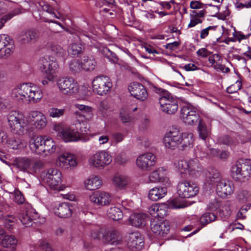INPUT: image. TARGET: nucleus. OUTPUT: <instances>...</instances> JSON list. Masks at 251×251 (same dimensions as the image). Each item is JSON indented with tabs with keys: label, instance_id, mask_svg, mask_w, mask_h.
<instances>
[{
	"label": "nucleus",
	"instance_id": "nucleus-1",
	"mask_svg": "<svg viewBox=\"0 0 251 251\" xmlns=\"http://www.w3.org/2000/svg\"><path fill=\"white\" fill-rule=\"evenodd\" d=\"M7 118L11 130L20 135H24L29 131L30 125L36 129H42L47 124L45 115L37 110L31 111L26 116L21 112L12 110L9 112Z\"/></svg>",
	"mask_w": 251,
	"mask_h": 251
},
{
	"label": "nucleus",
	"instance_id": "nucleus-2",
	"mask_svg": "<svg viewBox=\"0 0 251 251\" xmlns=\"http://www.w3.org/2000/svg\"><path fill=\"white\" fill-rule=\"evenodd\" d=\"M11 96L17 101L38 102L43 97L42 91L32 83H24L15 86Z\"/></svg>",
	"mask_w": 251,
	"mask_h": 251
},
{
	"label": "nucleus",
	"instance_id": "nucleus-3",
	"mask_svg": "<svg viewBox=\"0 0 251 251\" xmlns=\"http://www.w3.org/2000/svg\"><path fill=\"white\" fill-rule=\"evenodd\" d=\"M29 147L32 152L44 156L51 155L55 152L57 148L53 139L46 136L32 137L29 140Z\"/></svg>",
	"mask_w": 251,
	"mask_h": 251
},
{
	"label": "nucleus",
	"instance_id": "nucleus-4",
	"mask_svg": "<svg viewBox=\"0 0 251 251\" xmlns=\"http://www.w3.org/2000/svg\"><path fill=\"white\" fill-rule=\"evenodd\" d=\"M12 168L17 171L29 174L36 173L43 166L41 161L33 158L23 157L15 158L11 163Z\"/></svg>",
	"mask_w": 251,
	"mask_h": 251
},
{
	"label": "nucleus",
	"instance_id": "nucleus-5",
	"mask_svg": "<svg viewBox=\"0 0 251 251\" xmlns=\"http://www.w3.org/2000/svg\"><path fill=\"white\" fill-rule=\"evenodd\" d=\"M231 175L233 178L239 182H246L251 176L250 160L239 159L231 168Z\"/></svg>",
	"mask_w": 251,
	"mask_h": 251
},
{
	"label": "nucleus",
	"instance_id": "nucleus-6",
	"mask_svg": "<svg viewBox=\"0 0 251 251\" xmlns=\"http://www.w3.org/2000/svg\"><path fill=\"white\" fill-rule=\"evenodd\" d=\"M174 166L180 174L186 177L187 175H195L202 171V166L197 158L188 160H180L174 163Z\"/></svg>",
	"mask_w": 251,
	"mask_h": 251
},
{
	"label": "nucleus",
	"instance_id": "nucleus-7",
	"mask_svg": "<svg viewBox=\"0 0 251 251\" xmlns=\"http://www.w3.org/2000/svg\"><path fill=\"white\" fill-rule=\"evenodd\" d=\"M61 173L56 169L51 168L43 173L42 178L44 182L53 190L62 191L65 186L61 185Z\"/></svg>",
	"mask_w": 251,
	"mask_h": 251
},
{
	"label": "nucleus",
	"instance_id": "nucleus-8",
	"mask_svg": "<svg viewBox=\"0 0 251 251\" xmlns=\"http://www.w3.org/2000/svg\"><path fill=\"white\" fill-rule=\"evenodd\" d=\"M40 71L46 74V79H43L41 83L43 85H47L49 81H53L55 78V71L58 68L57 62L53 60H48L46 58H41L38 62Z\"/></svg>",
	"mask_w": 251,
	"mask_h": 251
},
{
	"label": "nucleus",
	"instance_id": "nucleus-9",
	"mask_svg": "<svg viewBox=\"0 0 251 251\" xmlns=\"http://www.w3.org/2000/svg\"><path fill=\"white\" fill-rule=\"evenodd\" d=\"M112 161V157L106 150L96 151L88 159L89 165L98 169H103Z\"/></svg>",
	"mask_w": 251,
	"mask_h": 251
},
{
	"label": "nucleus",
	"instance_id": "nucleus-10",
	"mask_svg": "<svg viewBox=\"0 0 251 251\" xmlns=\"http://www.w3.org/2000/svg\"><path fill=\"white\" fill-rule=\"evenodd\" d=\"M75 127V125L63 127L58 124L54 126L53 129L65 142H77L80 140V133Z\"/></svg>",
	"mask_w": 251,
	"mask_h": 251
},
{
	"label": "nucleus",
	"instance_id": "nucleus-11",
	"mask_svg": "<svg viewBox=\"0 0 251 251\" xmlns=\"http://www.w3.org/2000/svg\"><path fill=\"white\" fill-rule=\"evenodd\" d=\"M56 84L60 92L66 96L75 95L78 92V83L72 77H60L56 80Z\"/></svg>",
	"mask_w": 251,
	"mask_h": 251
},
{
	"label": "nucleus",
	"instance_id": "nucleus-12",
	"mask_svg": "<svg viewBox=\"0 0 251 251\" xmlns=\"http://www.w3.org/2000/svg\"><path fill=\"white\" fill-rule=\"evenodd\" d=\"M92 86L94 92L100 96H103L109 93L112 87L110 79L105 75L95 77L92 81Z\"/></svg>",
	"mask_w": 251,
	"mask_h": 251
},
{
	"label": "nucleus",
	"instance_id": "nucleus-13",
	"mask_svg": "<svg viewBox=\"0 0 251 251\" xmlns=\"http://www.w3.org/2000/svg\"><path fill=\"white\" fill-rule=\"evenodd\" d=\"M177 191L180 197L189 198L197 195L199 188L196 184L191 181L182 180L178 183Z\"/></svg>",
	"mask_w": 251,
	"mask_h": 251
},
{
	"label": "nucleus",
	"instance_id": "nucleus-14",
	"mask_svg": "<svg viewBox=\"0 0 251 251\" xmlns=\"http://www.w3.org/2000/svg\"><path fill=\"white\" fill-rule=\"evenodd\" d=\"M159 103L161 110L169 114H175L178 109L177 100L169 93L160 98Z\"/></svg>",
	"mask_w": 251,
	"mask_h": 251
},
{
	"label": "nucleus",
	"instance_id": "nucleus-15",
	"mask_svg": "<svg viewBox=\"0 0 251 251\" xmlns=\"http://www.w3.org/2000/svg\"><path fill=\"white\" fill-rule=\"evenodd\" d=\"M37 213L28 203H25L23 209L19 213L18 218L25 226H32V221L37 217Z\"/></svg>",
	"mask_w": 251,
	"mask_h": 251
},
{
	"label": "nucleus",
	"instance_id": "nucleus-16",
	"mask_svg": "<svg viewBox=\"0 0 251 251\" xmlns=\"http://www.w3.org/2000/svg\"><path fill=\"white\" fill-rule=\"evenodd\" d=\"M147 182H160L166 187L171 185V181L168 177V171L163 167H159L151 172Z\"/></svg>",
	"mask_w": 251,
	"mask_h": 251
},
{
	"label": "nucleus",
	"instance_id": "nucleus-17",
	"mask_svg": "<svg viewBox=\"0 0 251 251\" xmlns=\"http://www.w3.org/2000/svg\"><path fill=\"white\" fill-rule=\"evenodd\" d=\"M156 162V157L151 152H147L139 155L136 160L138 168L143 171H149Z\"/></svg>",
	"mask_w": 251,
	"mask_h": 251
},
{
	"label": "nucleus",
	"instance_id": "nucleus-18",
	"mask_svg": "<svg viewBox=\"0 0 251 251\" xmlns=\"http://www.w3.org/2000/svg\"><path fill=\"white\" fill-rule=\"evenodd\" d=\"M56 164L64 170L73 169L77 165L76 157L70 152H63L57 158Z\"/></svg>",
	"mask_w": 251,
	"mask_h": 251
},
{
	"label": "nucleus",
	"instance_id": "nucleus-19",
	"mask_svg": "<svg viewBox=\"0 0 251 251\" xmlns=\"http://www.w3.org/2000/svg\"><path fill=\"white\" fill-rule=\"evenodd\" d=\"M90 201L99 206L108 205L112 201V196L108 192L103 191L94 192L89 196Z\"/></svg>",
	"mask_w": 251,
	"mask_h": 251
},
{
	"label": "nucleus",
	"instance_id": "nucleus-20",
	"mask_svg": "<svg viewBox=\"0 0 251 251\" xmlns=\"http://www.w3.org/2000/svg\"><path fill=\"white\" fill-rule=\"evenodd\" d=\"M180 117L183 121L188 125H193L201 119L196 109L193 107L184 106L180 111Z\"/></svg>",
	"mask_w": 251,
	"mask_h": 251
},
{
	"label": "nucleus",
	"instance_id": "nucleus-21",
	"mask_svg": "<svg viewBox=\"0 0 251 251\" xmlns=\"http://www.w3.org/2000/svg\"><path fill=\"white\" fill-rule=\"evenodd\" d=\"M151 228L156 235L163 237L168 233L170 226L168 221L155 218L151 221Z\"/></svg>",
	"mask_w": 251,
	"mask_h": 251
},
{
	"label": "nucleus",
	"instance_id": "nucleus-22",
	"mask_svg": "<svg viewBox=\"0 0 251 251\" xmlns=\"http://www.w3.org/2000/svg\"><path fill=\"white\" fill-rule=\"evenodd\" d=\"M180 139V132L178 129L173 128L168 132L166 133L163 143L166 148L174 149L179 146Z\"/></svg>",
	"mask_w": 251,
	"mask_h": 251
},
{
	"label": "nucleus",
	"instance_id": "nucleus-23",
	"mask_svg": "<svg viewBox=\"0 0 251 251\" xmlns=\"http://www.w3.org/2000/svg\"><path fill=\"white\" fill-rule=\"evenodd\" d=\"M14 50V42L6 34H0V57H7Z\"/></svg>",
	"mask_w": 251,
	"mask_h": 251
},
{
	"label": "nucleus",
	"instance_id": "nucleus-24",
	"mask_svg": "<svg viewBox=\"0 0 251 251\" xmlns=\"http://www.w3.org/2000/svg\"><path fill=\"white\" fill-rule=\"evenodd\" d=\"M127 238V246L133 251L141 250L144 246V238L138 232H133L128 234Z\"/></svg>",
	"mask_w": 251,
	"mask_h": 251
},
{
	"label": "nucleus",
	"instance_id": "nucleus-25",
	"mask_svg": "<svg viewBox=\"0 0 251 251\" xmlns=\"http://www.w3.org/2000/svg\"><path fill=\"white\" fill-rule=\"evenodd\" d=\"M128 89L131 95L140 101H144L148 98V95L146 89L140 83H130L128 85Z\"/></svg>",
	"mask_w": 251,
	"mask_h": 251
},
{
	"label": "nucleus",
	"instance_id": "nucleus-26",
	"mask_svg": "<svg viewBox=\"0 0 251 251\" xmlns=\"http://www.w3.org/2000/svg\"><path fill=\"white\" fill-rule=\"evenodd\" d=\"M234 190L232 182L223 179L216 184V192L219 196L223 198L231 195Z\"/></svg>",
	"mask_w": 251,
	"mask_h": 251
},
{
	"label": "nucleus",
	"instance_id": "nucleus-27",
	"mask_svg": "<svg viewBox=\"0 0 251 251\" xmlns=\"http://www.w3.org/2000/svg\"><path fill=\"white\" fill-rule=\"evenodd\" d=\"M74 106L80 111L75 112L77 118H83L85 120L90 121L93 117L94 109L92 107L80 103H75Z\"/></svg>",
	"mask_w": 251,
	"mask_h": 251
},
{
	"label": "nucleus",
	"instance_id": "nucleus-28",
	"mask_svg": "<svg viewBox=\"0 0 251 251\" xmlns=\"http://www.w3.org/2000/svg\"><path fill=\"white\" fill-rule=\"evenodd\" d=\"M83 185L86 190L94 191L99 189L102 186V181L99 176L91 175L84 180Z\"/></svg>",
	"mask_w": 251,
	"mask_h": 251
},
{
	"label": "nucleus",
	"instance_id": "nucleus-29",
	"mask_svg": "<svg viewBox=\"0 0 251 251\" xmlns=\"http://www.w3.org/2000/svg\"><path fill=\"white\" fill-rule=\"evenodd\" d=\"M48 48L51 55L56 60H64L67 55L66 50L59 45L55 43H50L48 45Z\"/></svg>",
	"mask_w": 251,
	"mask_h": 251
},
{
	"label": "nucleus",
	"instance_id": "nucleus-30",
	"mask_svg": "<svg viewBox=\"0 0 251 251\" xmlns=\"http://www.w3.org/2000/svg\"><path fill=\"white\" fill-rule=\"evenodd\" d=\"M148 220V216L146 214L139 213L131 215L128 221L129 225L137 227L145 226Z\"/></svg>",
	"mask_w": 251,
	"mask_h": 251
},
{
	"label": "nucleus",
	"instance_id": "nucleus-31",
	"mask_svg": "<svg viewBox=\"0 0 251 251\" xmlns=\"http://www.w3.org/2000/svg\"><path fill=\"white\" fill-rule=\"evenodd\" d=\"M103 240L106 243L117 245L121 242V238L118 231L113 229H105Z\"/></svg>",
	"mask_w": 251,
	"mask_h": 251
},
{
	"label": "nucleus",
	"instance_id": "nucleus-32",
	"mask_svg": "<svg viewBox=\"0 0 251 251\" xmlns=\"http://www.w3.org/2000/svg\"><path fill=\"white\" fill-rule=\"evenodd\" d=\"M54 212L56 216L61 218H67L72 215V206L68 203L62 202L54 209Z\"/></svg>",
	"mask_w": 251,
	"mask_h": 251
},
{
	"label": "nucleus",
	"instance_id": "nucleus-33",
	"mask_svg": "<svg viewBox=\"0 0 251 251\" xmlns=\"http://www.w3.org/2000/svg\"><path fill=\"white\" fill-rule=\"evenodd\" d=\"M167 187L156 186L150 189L148 193L149 198L152 201H157L164 198L167 194Z\"/></svg>",
	"mask_w": 251,
	"mask_h": 251
},
{
	"label": "nucleus",
	"instance_id": "nucleus-34",
	"mask_svg": "<svg viewBox=\"0 0 251 251\" xmlns=\"http://www.w3.org/2000/svg\"><path fill=\"white\" fill-rule=\"evenodd\" d=\"M112 184L119 190H124L126 188L129 179L127 176L119 174H115L111 179Z\"/></svg>",
	"mask_w": 251,
	"mask_h": 251
},
{
	"label": "nucleus",
	"instance_id": "nucleus-35",
	"mask_svg": "<svg viewBox=\"0 0 251 251\" xmlns=\"http://www.w3.org/2000/svg\"><path fill=\"white\" fill-rule=\"evenodd\" d=\"M180 147L182 150L189 149L193 146L194 138L191 132L180 133Z\"/></svg>",
	"mask_w": 251,
	"mask_h": 251
},
{
	"label": "nucleus",
	"instance_id": "nucleus-36",
	"mask_svg": "<svg viewBox=\"0 0 251 251\" xmlns=\"http://www.w3.org/2000/svg\"><path fill=\"white\" fill-rule=\"evenodd\" d=\"M204 173L206 181L209 184H217L221 180L223 179L219 172L212 168H208Z\"/></svg>",
	"mask_w": 251,
	"mask_h": 251
},
{
	"label": "nucleus",
	"instance_id": "nucleus-37",
	"mask_svg": "<svg viewBox=\"0 0 251 251\" xmlns=\"http://www.w3.org/2000/svg\"><path fill=\"white\" fill-rule=\"evenodd\" d=\"M4 234V231L3 230H0V236L3 237L1 242L2 245L6 248L14 249L17 244V240L13 236Z\"/></svg>",
	"mask_w": 251,
	"mask_h": 251
},
{
	"label": "nucleus",
	"instance_id": "nucleus-38",
	"mask_svg": "<svg viewBox=\"0 0 251 251\" xmlns=\"http://www.w3.org/2000/svg\"><path fill=\"white\" fill-rule=\"evenodd\" d=\"M7 147L12 150H20L26 146V143L24 140L19 138H11L7 141Z\"/></svg>",
	"mask_w": 251,
	"mask_h": 251
},
{
	"label": "nucleus",
	"instance_id": "nucleus-39",
	"mask_svg": "<svg viewBox=\"0 0 251 251\" xmlns=\"http://www.w3.org/2000/svg\"><path fill=\"white\" fill-rule=\"evenodd\" d=\"M82 69L86 71H92L96 66V62L92 57L83 56L81 59Z\"/></svg>",
	"mask_w": 251,
	"mask_h": 251
},
{
	"label": "nucleus",
	"instance_id": "nucleus-40",
	"mask_svg": "<svg viewBox=\"0 0 251 251\" xmlns=\"http://www.w3.org/2000/svg\"><path fill=\"white\" fill-rule=\"evenodd\" d=\"M88 121H81L78 119L75 126L76 129L80 133V139L81 135L83 134H87L90 132V125L87 122Z\"/></svg>",
	"mask_w": 251,
	"mask_h": 251
},
{
	"label": "nucleus",
	"instance_id": "nucleus-41",
	"mask_svg": "<svg viewBox=\"0 0 251 251\" xmlns=\"http://www.w3.org/2000/svg\"><path fill=\"white\" fill-rule=\"evenodd\" d=\"M36 37L35 31L32 30L24 31L22 32L19 40L23 44L28 43L32 42Z\"/></svg>",
	"mask_w": 251,
	"mask_h": 251
},
{
	"label": "nucleus",
	"instance_id": "nucleus-42",
	"mask_svg": "<svg viewBox=\"0 0 251 251\" xmlns=\"http://www.w3.org/2000/svg\"><path fill=\"white\" fill-rule=\"evenodd\" d=\"M198 126V132L200 138L202 140H205L206 138L209 136L210 133V130L209 129L204 121L201 119L200 120Z\"/></svg>",
	"mask_w": 251,
	"mask_h": 251
},
{
	"label": "nucleus",
	"instance_id": "nucleus-43",
	"mask_svg": "<svg viewBox=\"0 0 251 251\" xmlns=\"http://www.w3.org/2000/svg\"><path fill=\"white\" fill-rule=\"evenodd\" d=\"M107 216L110 219L114 221H118L123 218V214L120 208L113 206L110 207L107 210Z\"/></svg>",
	"mask_w": 251,
	"mask_h": 251
},
{
	"label": "nucleus",
	"instance_id": "nucleus-44",
	"mask_svg": "<svg viewBox=\"0 0 251 251\" xmlns=\"http://www.w3.org/2000/svg\"><path fill=\"white\" fill-rule=\"evenodd\" d=\"M216 217V216L213 213L206 212L201 216L200 222L202 225L205 226L215 221Z\"/></svg>",
	"mask_w": 251,
	"mask_h": 251
},
{
	"label": "nucleus",
	"instance_id": "nucleus-45",
	"mask_svg": "<svg viewBox=\"0 0 251 251\" xmlns=\"http://www.w3.org/2000/svg\"><path fill=\"white\" fill-rule=\"evenodd\" d=\"M65 108H57L56 107H51L48 110L49 116L53 118H58L62 116L65 113Z\"/></svg>",
	"mask_w": 251,
	"mask_h": 251
},
{
	"label": "nucleus",
	"instance_id": "nucleus-46",
	"mask_svg": "<svg viewBox=\"0 0 251 251\" xmlns=\"http://www.w3.org/2000/svg\"><path fill=\"white\" fill-rule=\"evenodd\" d=\"M170 206L172 208H182L187 206L186 201L180 198H175L169 203Z\"/></svg>",
	"mask_w": 251,
	"mask_h": 251
},
{
	"label": "nucleus",
	"instance_id": "nucleus-47",
	"mask_svg": "<svg viewBox=\"0 0 251 251\" xmlns=\"http://www.w3.org/2000/svg\"><path fill=\"white\" fill-rule=\"evenodd\" d=\"M82 50V45L79 43L72 44L68 49V52L72 55H76Z\"/></svg>",
	"mask_w": 251,
	"mask_h": 251
},
{
	"label": "nucleus",
	"instance_id": "nucleus-48",
	"mask_svg": "<svg viewBox=\"0 0 251 251\" xmlns=\"http://www.w3.org/2000/svg\"><path fill=\"white\" fill-rule=\"evenodd\" d=\"M208 151L206 147L198 146L195 149V154L197 158H204L208 155Z\"/></svg>",
	"mask_w": 251,
	"mask_h": 251
},
{
	"label": "nucleus",
	"instance_id": "nucleus-49",
	"mask_svg": "<svg viewBox=\"0 0 251 251\" xmlns=\"http://www.w3.org/2000/svg\"><path fill=\"white\" fill-rule=\"evenodd\" d=\"M120 118L123 123L132 121V118L129 115L128 111L125 108H122L120 112Z\"/></svg>",
	"mask_w": 251,
	"mask_h": 251
},
{
	"label": "nucleus",
	"instance_id": "nucleus-50",
	"mask_svg": "<svg viewBox=\"0 0 251 251\" xmlns=\"http://www.w3.org/2000/svg\"><path fill=\"white\" fill-rule=\"evenodd\" d=\"M70 70L74 73H78L82 69L81 62L78 60H73L71 61L69 65Z\"/></svg>",
	"mask_w": 251,
	"mask_h": 251
},
{
	"label": "nucleus",
	"instance_id": "nucleus-51",
	"mask_svg": "<svg viewBox=\"0 0 251 251\" xmlns=\"http://www.w3.org/2000/svg\"><path fill=\"white\" fill-rule=\"evenodd\" d=\"M12 196L13 197L14 202L18 204L24 203L25 201V198L22 193L19 190H15L11 193Z\"/></svg>",
	"mask_w": 251,
	"mask_h": 251
},
{
	"label": "nucleus",
	"instance_id": "nucleus-52",
	"mask_svg": "<svg viewBox=\"0 0 251 251\" xmlns=\"http://www.w3.org/2000/svg\"><path fill=\"white\" fill-rule=\"evenodd\" d=\"M78 92L75 95L80 97L84 98L86 96H89L91 94V91L89 87L85 85L79 86L78 84Z\"/></svg>",
	"mask_w": 251,
	"mask_h": 251
},
{
	"label": "nucleus",
	"instance_id": "nucleus-53",
	"mask_svg": "<svg viewBox=\"0 0 251 251\" xmlns=\"http://www.w3.org/2000/svg\"><path fill=\"white\" fill-rule=\"evenodd\" d=\"M105 229L99 228L98 229L93 230L91 233L92 238L96 239H101L103 238V234H104Z\"/></svg>",
	"mask_w": 251,
	"mask_h": 251
},
{
	"label": "nucleus",
	"instance_id": "nucleus-54",
	"mask_svg": "<svg viewBox=\"0 0 251 251\" xmlns=\"http://www.w3.org/2000/svg\"><path fill=\"white\" fill-rule=\"evenodd\" d=\"M208 61L211 63L212 67L215 69V66L222 61V58L219 54L216 53L209 56Z\"/></svg>",
	"mask_w": 251,
	"mask_h": 251
},
{
	"label": "nucleus",
	"instance_id": "nucleus-55",
	"mask_svg": "<svg viewBox=\"0 0 251 251\" xmlns=\"http://www.w3.org/2000/svg\"><path fill=\"white\" fill-rule=\"evenodd\" d=\"M111 142L115 144L121 142L125 138L124 134L119 132H113L111 135Z\"/></svg>",
	"mask_w": 251,
	"mask_h": 251
},
{
	"label": "nucleus",
	"instance_id": "nucleus-56",
	"mask_svg": "<svg viewBox=\"0 0 251 251\" xmlns=\"http://www.w3.org/2000/svg\"><path fill=\"white\" fill-rule=\"evenodd\" d=\"M242 87L241 81H237L234 84H232L227 88L226 91L228 93L233 94L240 90Z\"/></svg>",
	"mask_w": 251,
	"mask_h": 251
},
{
	"label": "nucleus",
	"instance_id": "nucleus-57",
	"mask_svg": "<svg viewBox=\"0 0 251 251\" xmlns=\"http://www.w3.org/2000/svg\"><path fill=\"white\" fill-rule=\"evenodd\" d=\"M42 7L43 11L49 13L56 19H60V17L55 14L54 8L50 4L47 2H44L42 5Z\"/></svg>",
	"mask_w": 251,
	"mask_h": 251
},
{
	"label": "nucleus",
	"instance_id": "nucleus-58",
	"mask_svg": "<svg viewBox=\"0 0 251 251\" xmlns=\"http://www.w3.org/2000/svg\"><path fill=\"white\" fill-rule=\"evenodd\" d=\"M167 209H168V207L166 205L158 204L157 218L163 219V217L167 215Z\"/></svg>",
	"mask_w": 251,
	"mask_h": 251
},
{
	"label": "nucleus",
	"instance_id": "nucleus-59",
	"mask_svg": "<svg viewBox=\"0 0 251 251\" xmlns=\"http://www.w3.org/2000/svg\"><path fill=\"white\" fill-rule=\"evenodd\" d=\"M239 200L243 202H246L251 198V194L250 192L247 190H242L239 192L238 195Z\"/></svg>",
	"mask_w": 251,
	"mask_h": 251
},
{
	"label": "nucleus",
	"instance_id": "nucleus-60",
	"mask_svg": "<svg viewBox=\"0 0 251 251\" xmlns=\"http://www.w3.org/2000/svg\"><path fill=\"white\" fill-rule=\"evenodd\" d=\"M221 204L216 199H213L208 204L207 208L211 211L220 210Z\"/></svg>",
	"mask_w": 251,
	"mask_h": 251
},
{
	"label": "nucleus",
	"instance_id": "nucleus-61",
	"mask_svg": "<svg viewBox=\"0 0 251 251\" xmlns=\"http://www.w3.org/2000/svg\"><path fill=\"white\" fill-rule=\"evenodd\" d=\"M219 142L220 144L228 146H232L234 144V142L232 138L229 136L226 135L220 137L219 139Z\"/></svg>",
	"mask_w": 251,
	"mask_h": 251
},
{
	"label": "nucleus",
	"instance_id": "nucleus-62",
	"mask_svg": "<svg viewBox=\"0 0 251 251\" xmlns=\"http://www.w3.org/2000/svg\"><path fill=\"white\" fill-rule=\"evenodd\" d=\"M233 39L230 40L232 42L238 41L239 42H240L242 40L246 39L248 37V36L245 35L241 32L236 31L233 33Z\"/></svg>",
	"mask_w": 251,
	"mask_h": 251
},
{
	"label": "nucleus",
	"instance_id": "nucleus-63",
	"mask_svg": "<svg viewBox=\"0 0 251 251\" xmlns=\"http://www.w3.org/2000/svg\"><path fill=\"white\" fill-rule=\"evenodd\" d=\"M191 20L189 24H188V27H194L198 24L201 23L202 22V20L200 18H196L195 17H194L192 15L190 14Z\"/></svg>",
	"mask_w": 251,
	"mask_h": 251
},
{
	"label": "nucleus",
	"instance_id": "nucleus-64",
	"mask_svg": "<svg viewBox=\"0 0 251 251\" xmlns=\"http://www.w3.org/2000/svg\"><path fill=\"white\" fill-rule=\"evenodd\" d=\"M158 209V204L156 203L150 207L149 209V212L152 216L154 217V218H157Z\"/></svg>",
	"mask_w": 251,
	"mask_h": 251
}]
</instances>
